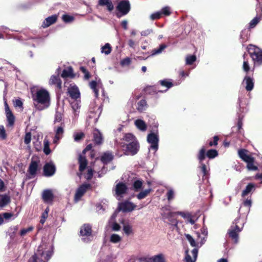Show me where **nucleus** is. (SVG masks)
I'll return each mask as SVG.
<instances>
[{"mask_svg": "<svg viewBox=\"0 0 262 262\" xmlns=\"http://www.w3.org/2000/svg\"><path fill=\"white\" fill-rule=\"evenodd\" d=\"M68 93L73 100L77 99L80 98V93L76 85H71L68 88Z\"/></svg>", "mask_w": 262, "mask_h": 262, "instance_id": "obj_15", "label": "nucleus"}, {"mask_svg": "<svg viewBox=\"0 0 262 262\" xmlns=\"http://www.w3.org/2000/svg\"><path fill=\"white\" fill-rule=\"evenodd\" d=\"M99 84H101L100 79H99L98 81L93 80L90 83V86L91 89L93 90L95 94V96L96 98L99 96L98 90L97 89V87L99 86Z\"/></svg>", "mask_w": 262, "mask_h": 262, "instance_id": "obj_27", "label": "nucleus"}, {"mask_svg": "<svg viewBox=\"0 0 262 262\" xmlns=\"http://www.w3.org/2000/svg\"><path fill=\"white\" fill-rule=\"evenodd\" d=\"M191 253L193 257L188 254V251H186V255L185 257V262H195L198 257V250L196 248L193 249Z\"/></svg>", "mask_w": 262, "mask_h": 262, "instance_id": "obj_21", "label": "nucleus"}, {"mask_svg": "<svg viewBox=\"0 0 262 262\" xmlns=\"http://www.w3.org/2000/svg\"><path fill=\"white\" fill-rule=\"evenodd\" d=\"M135 124L137 128L142 132L147 129V125L145 122L141 119H137L135 121Z\"/></svg>", "mask_w": 262, "mask_h": 262, "instance_id": "obj_30", "label": "nucleus"}, {"mask_svg": "<svg viewBox=\"0 0 262 262\" xmlns=\"http://www.w3.org/2000/svg\"><path fill=\"white\" fill-rule=\"evenodd\" d=\"M131 63V59L129 57H126L120 61V64L121 66L124 67L126 66H129Z\"/></svg>", "mask_w": 262, "mask_h": 262, "instance_id": "obj_56", "label": "nucleus"}, {"mask_svg": "<svg viewBox=\"0 0 262 262\" xmlns=\"http://www.w3.org/2000/svg\"><path fill=\"white\" fill-rule=\"evenodd\" d=\"M147 108V103L145 100L142 99L137 103V109L138 111L142 112Z\"/></svg>", "mask_w": 262, "mask_h": 262, "instance_id": "obj_38", "label": "nucleus"}, {"mask_svg": "<svg viewBox=\"0 0 262 262\" xmlns=\"http://www.w3.org/2000/svg\"><path fill=\"white\" fill-rule=\"evenodd\" d=\"M159 83L162 86H165L166 89L165 90H158L155 86H150L148 88L149 90H151L154 94H157L159 92L165 93L174 85L171 81L166 79L159 81Z\"/></svg>", "mask_w": 262, "mask_h": 262, "instance_id": "obj_9", "label": "nucleus"}, {"mask_svg": "<svg viewBox=\"0 0 262 262\" xmlns=\"http://www.w3.org/2000/svg\"><path fill=\"white\" fill-rule=\"evenodd\" d=\"M124 140L127 142H131L133 141H136L134 136L132 134H125L123 138Z\"/></svg>", "mask_w": 262, "mask_h": 262, "instance_id": "obj_54", "label": "nucleus"}, {"mask_svg": "<svg viewBox=\"0 0 262 262\" xmlns=\"http://www.w3.org/2000/svg\"><path fill=\"white\" fill-rule=\"evenodd\" d=\"M33 230L32 227H29L27 228H24L21 230L20 235L21 236H25L27 233L31 232Z\"/></svg>", "mask_w": 262, "mask_h": 262, "instance_id": "obj_59", "label": "nucleus"}, {"mask_svg": "<svg viewBox=\"0 0 262 262\" xmlns=\"http://www.w3.org/2000/svg\"><path fill=\"white\" fill-rule=\"evenodd\" d=\"M39 163V160H34L33 159L31 160L28 170L29 175L31 176L29 177V178H32L35 176L38 168Z\"/></svg>", "mask_w": 262, "mask_h": 262, "instance_id": "obj_11", "label": "nucleus"}, {"mask_svg": "<svg viewBox=\"0 0 262 262\" xmlns=\"http://www.w3.org/2000/svg\"><path fill=\"white\" fill-rule=\"evenodd\" d=\"M116 9L118 12L116 13V16L118 18L126 15L130 11V5L128 0L120 1Z\"/></svg>", "mask_w": 262, "mask_h": 262, "instance_id": "obj_5", "label": "nucleus"}, {"mask_svg": "<svg viewBox=\"0 0 262 262\" xmlns=\"http://www.w3.org/2000/svg\"><path fill=\"white\" fill-rule=\"evenodd\" d=\"M242 84L245 85L247 91H251L254 88V79L248 76H246L243 79Z\"/></svg>", "mask_w": 262, "mask_h": 262, "instance_id": "obj_16", "label": "nucleus"}, {"mask_svg": "<svg viewBox=\"0 0 262 262\" xmlns=\"http://www.w3.org/2000/svg\"><path fill=\"white\" fill-rule=\"evenodd\" d=\"M43 152L46 155H48L51 152V150L50 149L48 141H44Z\"/></svg>", "mask_w": 262, "mask_h": 262, "instance_id": "obj_58", "label": "nucleus"}, {"mask_svg": "<svg viewBox=\"0 0 262 262\" xmlns=\"http://www.w3.org/2000/svg\"><path fill=\"white\" fill-rule=\"evenodd\" d=\"M111 51L112 48L108 43H105V45L101 48V52L104 53L105 55H108Z\"/></svg>", "mask_w": 262, "mask_h": 262, "instance_id": "obj_43", "label": "nucleus"}, {"mask_svg": "<svg viewBox=\"0 0 262 262\" xmlns=\"http://www.w3.org/2000/svg\"><path fill=\"white\" fill-rule=\"evenodd\" d=\"M73 69L72 67H69L64 69L61 74V77L63 78H67L69 77H73Z\"/></svg>", "mask_w": 262, "mask_h": 262, "instance_id": "obj_40", "label": "nucleus"}, {"mask_svg": "<svg viewBox=\"0 0 262 262\" xmlns=\"http://www.w3.org/2000/svg\"><path fill=\"white\" fill-rule=\"evenodd\" d=\"M248 51L255 66L262 64V50L259 48L249 45L247 47Z\"/></svg>", "mask_w": 262, "mask_h": 262, "instance_id": "obj_3", "label": "nucleus"}, {"mask_svg": "<svg viewBox=\"0 0 262 262\" xmlns=\"http://www.w3.org/2000/svg\"><path fill=\"white\" fill-rule=\"evenodd\" d=\"M151 191L152 189L149 187L147 189L141 191L136 195V197L139 200H142L145 198Z\"/></svg>", "mask_w": 262, "mask_h": 262, "instance_id": "obj_34", "label": "nucleus"}, {"mask_svg": "<svg viewBox=\"0 0 262 262\" xmlns=\"http://www.w3.org/2000/svg\"><path fill=\"white\" fill-rule=\"evenodd\" d=\"M167 191L166 193V196L168 202L173 200L175 196V192L174 189L171 187L167 188Z\"/></svg>", "mask_w": 262, "mask_h": 262, "instance_id": "obj_37", "label": "nucleus"}, {"mask_svg": "<svg viewBox=\"0 0 262 262\" xmlns=\"http://www.w3.org/2000/svg\"><path fill=\"white\" fill-rule=\"evenodd\" d=\"M243 205L245 207H247L248 208V213L250 211V207L252 206V200H251V198H247V199L244 200L243 202Z\"/></svg>", "mask_w": 262, "mask_h": 262, "instance_id": "obj_51", "label": "nucleus"}, {"mask_svg": "<svg viewBox=\"0 0 262 262\" xmlns=\"http://www.w3.org/2000/svg\"><path fill=\"white\" fill-rule=\"evenodd\" d=\"M161 14H164L166 16L169 15L171 13L170 7L168 6L163 7L161 10Z\"/></svg>", "mask_w": 262, "mask_h": 262, "instance_id": "obj_57", "label": "nucleus"}, {"mask_svg": "<svg viewBox=\"0 0 262 262\" xmlns=\"http://www.w3.org/2000/svg\"><path fill=\"white\" fill-rule=\"evenodd\" d=\"M42 198L46 203H51L54 199L53 192L50 189L45 190L42 193Z\"/></svg>", "mask_w": 262, "mask_h": 262, "instance_id": "obj_18", "label": "nucleus"}, {"mask_svg": "<svg viewBox=\"0 0 262 262\" xmlns=\"http://www.w3.org/2000/svg\"><path fill=\"white\" fill-rule=\"evenodd\" d=\"M255 188V185L252 183H249L242 192L241 196L243 198L248 195L250 193H252Z\"/></svg>", "mask_w": 262, "mask_h": 262, "instance_id": "obj_22", "label": "nucleus"}, {"mask_svg": "<svg viewBox=\"0 0 262 262\" xmlns=\"http://www.w3.org/2000/svg\"><path fill=\"white\" fill-rule=\"evenodd\" d=\"M114 158V155L112 151H107L102 154L101 156V161L104 164H106L112 161Z\"/></svg>", "mask_w": 262, "mask_h": 262, "instance_id": "obj_19", "label": "nucleus"}, {"mask_svg": "<svg viewBox=\"0 0 262 262\" xmlns=\"http://www.w3.org/2000/svg\"><path fill=\"white\" fill-rule=\"evenodd\" d=\"M260 18L255 17L252 19L249 23V29L254 28L257 24L259 22Z\"/></svg>", "mask_w": 262, "mask_h": 262, "instance_id": "obj_48", "label": "nucleus"}, {"mask_svg": "<svg viewBox=\"0 0 262 262\" xmlns=\"http://www.w3.org/2000/svg\"><path fill=\"white\" fill-rule=\"evenodd\" d=\"M196 59L195 55L187 56L186 58V63L188 65H191L196 60Z\"/></svg>", "mask_w": 262, "mask_h": 262, "instance_id": "obj_49", "label": "nucleus"}, {"mask_svg": "<svg viewBox=\"0 0 262 262\" xmlns=\"http://www.w3.org/2000/svg\"><path fill=\"white\" fill-rule=\"evenodd\" d=\"M7 120L8 121V126H13L14 123L15 117L12 112L6 113Z\"/></svg>", "mask_w": 262, "mask_h": 262, "instance_id": "obj_39", "label": "nucleus"}, {"mask_svg": "<svg viewBox=\"0 0 262 262\" xmlns=\"http://www.w3.org/2000/svg\"><path fill=\"white\" fill-rule=\"evenodd\" d=\"M125 155H135L139 150V145L137 141H133L128 144L122 145Z\"/></svg>", "mask_w": 262, "mask_h": 262, "instance_id": "obj_6", "label": "nucleus"}, {"mask_svg": "<svg viewBox=\"0 0 262 262\" xmlns=\"http://www.w3.org/2000/svg\"><path fill=\"white\" fill-rule=\"evenodd\" d=\"M10 202V198L7 194H0V207H4Z\"/></svg>", "mask_w": 262, "mask_h": 262, "instance_id": "obj_31", "label": "nucleus"}, {"mask_svg": "<svg viewBox=\"0 0 262 262\" xmlns=\"http://www.w3.org/2000/svg\"><path fill=\"white\" fill-rule=\"evenodd\" d=\"M73 137L74 141L78 142L84 137V134L82 132L75 133L73 135Z\"/></svg>", "mask_w": 262, "mask_h": 262, "instance_id": "obj_52", "label": "nucleus"}, {"mask_svg": "<svg viewBox=\"0 0 262 262\" xmlns=\"http://www.w3.org/2000/svg\"><path fill=\"white\" fill-rule=\"evenodd\" d=\"M80 235L82 236H86V237H82V240L84 242L88 243L91 241L92 236V227L89 224H84L80 228Z\"/></svg>", "mask_w": 262, "mask_h": 262, "instance_id": "obj_8", "label": "nucleus"}, {"mask_svg": "<svg viewBox=\"0 0 262 262\" xmlns=\"http://www.w3.org/2000/svg\"><path fill=\"white\" fill-rule=\"evenodd\" d=\"M7 138V134L3 125H0V139L5 140Z\"/></svg>", "mask_w": 262, "mask_h": 262, "instance_id": "obj_53", "label": "nucleus"}, {"mask_svg": "<svg viewBox=\"0 0 262 262\" xmlns=\"http://www.w3.org/2000/svg\"><path fill=\"white\" fill-rule=\"evenodd\" d=\"M62 20L66 23H70L74 20V17L72 16L67 14H64L62 16Z\"/></svg>", "mask_w": 262, "mask_h": 262, "instance_id": "obj_55", "label": "nucleus"}, {"mask_svg": "<svg viewBox=\"0 0 262 262\" xmlns=\"http://www.w3.org/2000/svg\"><path fill=\"white\" fill-rule=\"evenodd\" d=\"M57 16L56 15H53L46 18L42 23V27L47 28L50 25L55 23L57 20Z\"/></svg>", "mask_w": 262, "mask_h": 262, "instance_id": "obj_24", "label": "nucleus"}, {"mask_svg": "<svg viewBox=\"0 0 262 262\" xmlns=\"http://www.w3.org/2000/svg\"><path fill=\"white\" fill-rule=\"evenodd\" d=\"M153 30L151 29H147L145 30L142 31L141 32V36H147L149 35L150 34L152 33Z\"/></svg>", "mask_w": 262, "mask_h": 262, "instance_id": "obj_64", "label": "nucleus"}, {"mask_svg": "<svg viewBox=\"0 0 262 262\" xmlns=\"http://www.w3.org/2000/svg\"><path fill=\"white\" fill-rule=\"evenodd\" d=\"M127 189L126 185L123 183L120 182L116 185L115 192L118 200L122 198V195L126 193Z\"/></svg>", "mask_w": 262, "mask_h": 262, "instance_id": "obj_13", "label": "nucleus"}, {"mask_svg": "<svg viewBox=\"0 0 262 262\" xmlns=\"http://www.w3.org/2000/svg\"><path fill=\"white\" fill-rule=\"evenodd\" d=\"M136 205L131 202L125 201L119 204V209L123 212H130L134 210Z\"/></svg>", "mask_w": 262, "mask_h": 262, "instance_id": "obj_14", "label": "nucleus"}, {"mask_svg": "<svg viewBox=\"0 0 262 262\" xmlns=\"http://www.w3.org/2000/svg\"><path fill=\"white\" fill-rule=\"evenodd\" d=\"M31 140V134L30 132L26 133L25 138L24 142L26 144H29Z\"/></svg>", "mask_w": 262, "mask_h": 262, "instance_id": "obj_61", "label": "nucleus"}, {"mask_svg": "<svg viewBox=\"0 0 262 262\" xmlns=\"http://www.w3.org/2000/svg\"><path fill=\"white\" fill-rule=\"evenodd\" d=\"M199 167L201 170L202 173L204 176H206L208 173V167L207 165L203 163V162H199Z\"/></svg>", "mask_w": 262, "mask_h": 262, "instance_id": "obj_46", "label": "nucleus"}, {"mask_svg": "<svg viewBox=\"0 0 262 262\" xmlns=\"http://www.w3.org/2000/svg\"><path fill=\"white\" fill-rule=\"evenodd\" d=\"M18 229V226H13L9 228L8 231V233L11 239H13L14 238L15 235Z\"/></svg>", "mask_w": 262, "mask_h": 262, "instance_id": "obj_41", "label": "nucleus"}, {"mask_svg": "<svg viewBox=\"0 0 262 262\" xmlns=\"http://www.w3.org/2000/svg\"><path fill=\"white\" fill-rule=\"evenodd\" d=\"M90 187L91 185L89 184H83L80 186L75 194L74 199L75 202H78Z\"/></svg>", "mask_w": 262, "mask_h": 262, "instance_id": "obj_12", "label": "nucleus"}, {"mask_svg": "<svg viewBox=\"0 0 262 262\" xmlns=\"http://www.w3.org/2000/svg\"><path fill=\"white\" fill-rule=\"evenodd\" d=\"M49 83L50 85H56L59 89L61 88V81L59 77L57 75L51 76Z\"/></svg>", "mask_w": 262, "mask_h": 262, "instance_id": "obj_26", "label": "nucleus"}, {"mask_svg": "<svg viewBox=\"0 0 262 262\" xmlns=\"http://www.w3.org/2000/svg\"><path fill=\"white\" fill-rule=\"evenodd\" d=\"M218 156V152L215 149H209L206 152V156L209 159H213Z\"/></svg>", "mask_w": 262, "mask_h": 262, "instance_id": "obj_44", "label": "nucleus"}, {"mask_svg": "<svg viewBox=\"0 0 262 262\" xmlns=\"http://www.w3.org/2000/svg\"><path fill=\"white\" fill-rule=\"evenodd\" d=\"M94 141L97 144H100L102 142V137L98 129H95L93 132Z\"/></svg>", "mask_w": 262, "mask_h": 262, "instance_id": "obj_32", "label": "nucleus"}, {"mask_svg": "<svg viewBox=\"0 0 262 262\" xmlns=\"http://www.w3.org/2000/svg\"><path fill=\"white\" fill-rule=\"evenodd\" d=\"M161 16V13L160 11L156 12L151 14L150 16V18L151 20L159 19Z\"/></svg>", "mask_w": 262, "mask_h": 262, "instance_id": "obj_62", "label": "nucleus"}, {"mask_svg": "<svg viewBox=\"0 0 262 262\" xmlns=\"http://www.w3.org/2000/svg\"><path fill=\"white\" fill-rule=\"evenodd\" d=\"M145 262H165V257L163 254L160 253L150 257L144 259Z\"/></svg>", "mask_w": 262, "mask_h": 262, "instance_id": "obj_17", "label": "nucleus"}, {"mask_svg": "<svg viewBox=\"0 0 262 262\" xmlns=\"http://www.w3.org/2000/svg\"><path fill=\"white\" fill-rule=\"evenodd\" d=\"M32 99L34 106L37 111H43L48 108L51 105L50 94L44 88L37 90L32 95Z\"/></svg>", "mask_w": 262, "mask_h": 262, "instance_id": "obj_1", "label": "nucleus"}, {"mask_svg": "<svg viewBox=\"0 0 262 262\" xmlns=\"http://www.w3.org/2000/svg\"><path fill=\"white\" fill-rule=\"evenodd\" d=\"M143 182L140 180H135L133 184V190L135 192H139L143 188Z\"/></svg>", "mask_w": 262, "mask_h": 262, "instance_id": "obj_33", "label": "nucleus"}, {"mask_svg": "<svg viewBox=\"0 0 262 262\" xmlns=\"http://www.w3.org/2000/svg\"><path fill=\"white\" fill-rule=\"evenodd\" d=\"M80 101L77 99L73 100L71 102V105L73 111V113L75 117H77L79 115V110L80 107Z\"/></svg>", "mask_w": 262, "mask_h": 262, "instance_id": "obj_23", "label": "nucleus"}, {"mask_svg": "<svg viewBox=\"0 0 262 262\" xmlns=\"http://www.w3.org/2000/svg\"><path fill=\"white\" fill-rule=\"evenodd\" d=\"M55 136L53 140V142L55 143H57L59 140L62 137L64 130L62 126H58L55 129Z\"/></svg>", "mask_w": 262, "mask_h": 262, "instance_id": "obj_25", "label": "nucleus"}, {"mask_svg": "<svg viewBox=\"0 0 262 262\" xmlns=\"http://www.w3.org/2000/svg\"><path fill=\"white\" fill-rule=\"evenodd\" d=\"M121 240V236L117 234H113L110 237V241L114 244L119 243Z\"/></svg>", "mask_w": 262, "mask_h": 262, "instance_id": "obj_47", "label": "nucleus"}, {"mask_svg": "<svg viewBox=\"0 0 262 262\" xmlns=\"http://www.w3.org/2000/svg\"><path fill=\"white\" fill-rule=\"evenodd\" d=\"M62 118V114L61 112L56 111V114L55 115L54 122H59L60 121H61Z\"/></svg>", "mask_w": 262, "mask_h": 262, "instance_id": "obj_60", "label": "nucleus"}, {"mask_svg": "<svg viewBox=\"0 0 262 262\" xmlns=\"http://www.w3.org/2000/svg\"><path fill=\"white\" fill-rule=\"evenodd\" d=\"M43 171L45 176L51 177L55 173L56 166L52 162L47 163L43 166Z\"/></svg>", "mask_w": 262, "mask_h": 262, "instance_id": "obj_10", "label": "nucleus"}, {"mask_svg": "<svg viewBox=\"0 0 262 262\" xmlns=\"http://www.w3.org/2000/svg\"><path fill=\"white\" fill-rule=\"evenodd\" d=\"M254 159L252 158V160H250L249 162H247V168L250 171H256L258 169V167L254 165Z\"/></svg>", "mask_w": 262, "mask_h": 262, "instance_id": "obj_42", "label": "nucleus"}, {"mask_svg": "<svg viewBox=\"0 0 262 262\" xmlns=\"http://www.w3.org/2000/svg\"><path fill=\"white\" fill-rule=\"evenodd\" d=\"M78 162L79 164V170L82 172L86 167L87 160L84 156L80 155L78 158Z\"/></svg>", "mask_w": 262, "mask_h": 262, "instance_id": "obj_28", "label": "nucleus"}, {"mask_svg": "<svg viewBox=\"0 0 262 262\" xmlns=\"http://www.w3.org/2000/svg\"><path fill=\"white\" fill-rule=\"evenodd\" d=\"M159 136L157 134L151 133L147 135V141L150 144L149 150H153L156 152L159 148Z\"/></svg>", "mask_w": 262, "mask_h": 262, "instance_id": "obj_7", "label": "nucleus"}, {"mask_svg": "<svg viewBox=\"0 0 262 262\" xmlns=\"http://www.w3.org/2000/svg\"><path fill=\"white\" fill-rule=\"evenodd\" d=\"M53 245L42 243L28 262H47L53 255Z\"/></svg>", "mask_w": 262, "mask_h": 262, "instance_id": "obj_2", "label": "nucleus"}, {"mask_svg": "<svg viewBox=\"0 0 262 262\" xmlns=\"http://www.w3.org/2000/svg\"><path fill=\"white\" fill-rule=\"evenodd\" d=\"M123 231L124 234L127 236H129L134 234L132 226L129 224H126L123 225Z\"/></svg>", "mask_w": 262, "mask_h": 262, "instance_id": "obj_36", "label": "nucleus"}, {"mask_svg": "<svg viewBox=\"0 0 262 262\" xmlns=\"http://www.w3.org/2000/svg\"><path fill=\"white\" fill-rule=\"evenodd\" d=\"M239 218L240 217H237L234 221L232 225L228 231L229 236L236 244L238 242V233L242 231L244 225V223H242L241 226L238 225Z\"/></svg>", "mask_w": 262, "mask_h": 262, "instance_id": "obj_4", "label": "nucleus"}, {"mask_svg": "<svg viewBox=\"0 0 262 262\" xmlns=\"http://www.w3.org/2000/svg\"><path fill=\"white\" fill-rule=\"evenodd\" d=\"M243 69L246 72H248L249 71L250 66H249L248 61H247V60L244 61L243 64Z\"/></svg>", "mask_w": 262, "mask_h": 262, "instance_id": "obj_63", "label": "nucleus"}, {"mask_svg": "<svg viewBox=\"0 0 262 262\" xmlns=\"http://www.w3.org/2000/svg\"><path fill=\"white\" fill-rule=\"evenodd\" d=\"M13 216V214L9 212L0 213V225L5 222H8Z\"/></svg>", "mask_w": 262, "mask_h": 262, "instance_id": "obj_29", "label": "nucleus"}, {"mask_svg": "<svg viewBox=\"0 0 262 262\" xmlns=\"http://www.w3.org/2000/svg\"><path fill=\"white\" fill-rule=\"evenodd\" d=\"M206 156V148L205 146H202V148L199 150L198 155H197V158L199 160V162H203V161L205 160Z\"/></svg>", "mask_w": 262, "mask_h": 262, "instance_id": "obj_35", "label": "nucleus"}, {"mask_svg": "<svg viewBox=\"0 0 262 262\" xmlns=\"http://www.w3.org/2000/svg\"><path fill=\"white\" fill-rule=\"evenodd\" d=\"M248 151L245 149H241L238 150V155L239 157L246 163L249 162L252 160V157L251 156L248 155Z\"/></svg>", "mask_w": 262, "mask_h": 262, "instance_id": "obj_20", "label": "nucleus"}, {"mask_svg": "<svg viewBox=\"0 0 262 262\" xmlns=\"http://www.w3.org/2000/svg\"><path fill=\"white\" fill-rule=\"evenodd\" d=\"M185 236L192 247H196L197 246L195 240L191 235L189 234H185Z\"/></svg>", "mask_w": 262, "mask_h": 262, "instance_id": "obj_50", "label": "nucleus"}, {"mask_svg": "<svg viewBox=\"0 0 262 262\" xmlns=\"http://www.w3.org/2000/svg\"><path fill=\"white\" fill-rule=\"evenodd\" d=\"M166 48L165 45H161L158 49H155L152 50L151 55L154 56L162 53V51Z\"/></svg>", "mask_w": 262, "mask_h": 262, "instance_id": "obj_45", "label": "nucleus"}]
</instances>
